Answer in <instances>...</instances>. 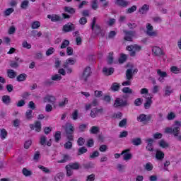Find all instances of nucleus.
<instances>
[{
	"label": "nucleus",
	"instance_id": "nucleus-31",
	"mask_svg": "<svg viewBox=\"0 0 181 181\" xmlns=\"http://www.w3.org/2000/svg\"><path fill=\"white\" fill-rule=\"evenodd\" d=\"M64 178V173H59L54 177V180L56 181H62Z\"/></svg>",
	"mask_w": 181,
	"mask_h": 181
},
{
	"label": "nucleus",
	"instance_id": "nucleus-42",
	"mask_svg": "<svg viewBox=\"0 0 181 181\" xmlns=\"http://www.w3.org/2000/svg\"><path fill=\"white\" fill-rule=\"evenodd\" d=\"M90 134H98L100 132V129L98 127L93 126L90 129Z\"/></svg>",
	"mask_w": 181,
	"mask_h": 181
},
{
	"label": "nucleus",
	"instance_id": "nucleus-17",
	"mask_svg": "<svg viewBox=\"0 0 181 181\" xmlns=\"http://www.w3.org/2000/svg\"><path fill=\"white\" fill-rule=\"evenodd\" d=\"M76 63V60L73 58H69L66 60V62L64 63L63 67L64 68H69V66H73Z\"/></svg>",
	"mask_w": 181,
	"mask_h": 181
},
{
	"label": "nucleus",
	"instance_id": "nucleus-38",
	"mask_svg": "<svg viewBox=\"0 0 181 181\" xmlns=\"http://www.w3.org/2000/svg\"><path fill=\"white\" fill-rule=\"evenodd\" d=\"M91 8L94 11H96V9L98 8V0H92Z\"/></svg>",
	"mask_w": 181,
	"mask_h": 181
},
{
	"label": "nucleus",
	"instance_id": "nucleus-39",
	"mask_svg": "<svg viewBox=\"0 0 181 181\" xmlns=\"http://www.w3.org/2000/svg\"><path fill=\"white\" fill-rule=\"evenodd\" d=\"M122 93H124V94H132L133 90L132 89H131V88L129 87H124L122 89Z\"/></svg>",
	"mask_w": 181,
	"mask_h": 181
},
{
	"label": "nucleus",
	"instance_id": "nucleus-60",
	"mask_svg": "<svg viewBox=\"0 0 181 181\" xmlns=\"http://www.w3.org/2000/svg\"><path fill=\"white\" fill-rule=\"evenodd\" d=\"M170 71L175 74H177V73L180 71V69H179V68H177L176 66H173L170 68Z\"/></svg>",
	"mask_w": 181,
	"mask_h": 181
},
{
	"label": "nucleus",
	"instance_id": "nucleus-45",
	"mask_svg": "<svg viewBox=\"0 0 181 181\" xmlns=\"http://www.w3.org/2000/svg\"><path fill=\"white\" fill-rule=\"evenodd\" d=\"M0 136H1V139H5V138H6V136H8V132H6V130L5 129H2L1 130Z\"/></svg>",
	"mask_w": 181,
	"mask_h": 181
},
{
	"label": "nucleus",
	"instance_id": "nucleus-40",
	"mask_svg": "<svg viewBox=\"0 0 181 181\" xmlns=\"http://www.w3.org/2000/svg\"><path fill=\"white\" fill-rule=\"evenodd\" d=\"M119 87H120L119 83H113L111 86V90L112 91H118V90H119Z\"/></svg>",
	"mask_w": 181,
	"mask_h": 181
},
{
	"label": "nucleus",
	"instance_id": "nucleus-3",
	"mask_svg": "<svg viewBox=\"0 0 181 181\" xmlns=\"http://www.w3.org/2000/svg\"><path fill=\"white\" fill-rule=\"evenodd\" d=\"M65 132L66 134V138L68 141H74V126L72 124H68L65 128Z\"/></svg>",
	"mask_w": 181,
	"mask_h": 181
},
{
	"label": "nucleus",
	"instance_id": "nucleus-29",
	"mask_svg": "<svg viewBox=\"0 0 181 181\" xmlns=\"http://www.w3.org/2000/svg\"><path fill=\"white\" fill-rule=\"evenodd\" d=\"M7 74L9 78H15L16 77V72L13 69H8Z\"/></svg>",
	"mask_w": 181,
	"mask_h": 181
},
{
	"label": "nucleus",
	"instance_id": "nucleus-22",
	"mask_svg": "<svg viewBox=\"0 0 181 181\" xmlns=\"http://www.w3.org/2000/svg\"><path fill=\"white\" fill-rule=\"evenodd\" d=\"M103 74L105 76H111V74H114V68H107L105 67L103 69Z\"/></svg>",
	"mask_w": 181,
	"mask_h": 181
},
{
	"label": "nucleus",
	"instance_id": "nucleus-33",
	"mask_svg": "<svg viewBox=\"0 0 181 181\" xmlns=\"http://www.w3.org/2000/svg\"><path fill=\"white\" fill-rule=\"evenodd\" d=\"M157 74L159 76V77H161L163 78H165V77H168V74L166 71H162L160 69H157Z\"/></svg>",
	"mask_w": 181,
	"mask_h": 181
},
{
	"label": "nucleus",
	"instance_id": "nucleus-43",
	"mask_svg": "<svg viewBox=\"0 0 181 181\" xmlns=\"http://www.w3.org/2000/svg\"><path fill=\"white\" fill-rule=\"evenodd\" d=\"M51 80H52V81H60V80H62V75L55 74L52 76Z\"/></svg>",
	"mask_w": 181,
	"mask_h": 181
},
{
	"label": "nucleus",
	"instance_id": "nucleus-44",
	"mask_svg": "<svg viewBox=\"0 0 181 181\" xmlns=\"http://www.w3.org/2000/svg\"><path fill=\"white\" fill-rule=\"evenodd\" d=\"M32 29H39L40 28V22L39 21H34L31 25Z\"/></svg>",
	"mask_w": 181,
	"mask_h": 181
},
{
	"label": "nucleus",
	"instance_id": "nucleus-14",
	"mask_svg": "<svg viewBox=\"0 0 181 181\" xmlns=\"http://www.w3.org/2000/svg\"><path fill=\"white\" fill-rule=\"evenodd\" d=\"M74 29H76V27L74 24L71 23H69L63 26L64 32H71V30H74Z\"/></svg>",
	"mask_w": 181,
	"mask_h": 181
},
{
	"label": "nucleus",
	"instance_id": "nucleus-8",
	"mask_svg": "<svg viewBox=\"0 0 181 181\" xmlns=\"http://www.w3.org/2000/svg\"><path fill=\"white\" fill-rule=\"evenodd\" d=\"M123 32L125 35L124 40H127V42H132V38L135 36L136 33L135 31H128L127 30H124Z\"/></svg>",
	"mask_w": 181,
	"mask_h": 181
},
{
	"label": "nucleus",
	"instance_id": "nucleus-7",
	"mask_svg": "<svg viewBox=\"0 0 181 181\" xmlns=\"http://www.w3.org/2000/svg\"><path fill=\"white\" fill-rule=\"evenodd\" d=\"M127 105H128L127 100H124L122 98H116L113 107L118 108V107H127Z\"/></svg>",
	"mask_w": 181,
	"mask_h": 181
},
{
	"label": "nucleus",
	"instance_id": "nucleus-1",
	"mask_svg": "<svg viewBox=\"0 0 181 181\" xmlns=\"http://www.w3.org/2000/svg\"><path fill=\"white\" fill-rule=\"evenodd\" d=\"M175 125L176 127H167L165 129V134H172L177 139V141H180L181 142V134H180V125L181 123L179 121L175 122Z\"/></svg>",
	"mask_w": 181,
	"mask_h": 181
},
{
	"label": "nucleus",
	"instance_id": "nucleus-58",
	"mask_svg": "<svg viewBox=\"0 0 181 181\" xmlns=\"http://www.w3.org/2000/svg\"><path fill=\"white\" fill-rule=\"evenodd\" d=\"M136 11V6H132L131 8H129L126 13H133V12H135Z\"/></svg>",
	"mask_w": 181,
	"mask_h": 181
},
{
	"label": "nucleus",
	"instance_id": "nucleus-37",
	"mask_svg": "<svg viewBox=\"0 0 181 181\" xmlns=\"http://www.w3.org/2000/svg\"><path fill=\"white\" fill-rule=\"evenodd\" d=\"M26 74H21L17 76V81H25V80H26Z\"/></svg>",
	"mask_w": 181,
	"mask_h": 181
},
{
	"label": "nucleus",
	"instance_id": "nucleus-54",
	"mask_svg": "<svg viewBox=\"0 0 181 181\" xmlns=\"http://www.w3.org/2000/svg\"><path fill=\"white\" fill-rule=\"evenodd\" d=\"M69 45H70V41L67 40H64L61 45V49H66Z\"/></svg>",
	"mask_w": 181,
	"mask_h": 181
},
{
	"label": "nucleus",
	"instance_id": "nucleus-21",
	"mask_svg": "<svg viewBox=\"0 0 181 181\" xmlns=\"http://www.w3.org/2000/svg\"><path fill=\"white\" fill-rule=\"evenodd\" d=\"M64 11L66 13H69V15H74L76 13V8L70 6H65Z\"/></svg>",
	"mask_w": 181,
	"mask_h": 181
},
{
	"label": "nucleus",
	"instance_id": "nucleus-62",
	"mask_svg": "<svg viewBox=\"0 0 181 181\" xmlns=\"http://www.w3.org/2000/svg\"><path fill=\"white\" fill-rule=\"evenodd\" d=\"M22 46L25 49H30L32 47V45L28 43L27 41H23V43H22Z\"/></svg>",
	"mask_w": 181,
	"mask_h": 181
},
{
	"label": "nucleus",
	"instance_id": "nucleus-61",
	"mask_svg": "<svg viewBox=\"0 0 181 181\" xmlns=\"http://www.w3.org/2000/svg\"><path fill=\"white\" fill-rule=\"evenodd\" d=\"M54 47H50L49 49H48L46 52V56H50L52 54H53L54 53Z\"/></svg>",
	"mask_w": 181,
	"mask_h": 181
},
{
	"label": "nucleus",
	"instance_id": "nucleus-4",
	"mask_svg": "<svg viewBox=\"0 0 181 181\" xmlns=\"http://www.w3.org/2000/svg\"><path fill=\"white\" fill-rule=\"evenodd\" d=\"M146 28V33L148 36H151V37H156V36H158V31H153V26H152L151 23H147Z\"/></svg>",
	"mask_w": 181,
	"mask_h": 181
},
{
	"label": "nucleus",
	"instance_id": "nucleus-47",
	"mask_svg": "<svg viewBox=\"0 0 181 181\" xmlns=\"http://www.w3.org/2000/svg\"><path fill=\"white\" fill-rule=\"evenodd\" d=\"M33 111L32 110H28L27 112H25V117L27 119H32L33 117L32 116Z\"/></svg>",
	"mask_w": 181,
	"mask_h": 181
},
{
	"label": "nucleus",
	"instance_id": "nucleus-24",
	"mask_svg": "<svg viewBox=\"0 0 181 181\" xmlns=\"http://www.w3.org/2000/svg\"><path fill=\"white\" fill-rule=\"evenodd\" d=\"M134 78V75L132 73V69H129L126 71V79L127 80H132Z\"/></svg>",
	"mask_w": 181,
	"mask_h": 181
},
{
	"label": "nucleus",
	"instance_id": "nucleus-50",
	"mask_svg": "<svg viewBox=\"0 0 181 181\" xmlns=\"http://www.w3.org/2000/svg\"><path fill=\"white\" fill-rule=\"evenodd\" d=\"M15 9L13 8H8L4 11L5 16H9L11 13H13L14 12Z\"/></svg>",
	"mask_w": 181,
	"mask_h": 181
},
{
	"label": "nucleus",
	"instance_id": "nucleus-27",
	"mask_svg": "<svg viewBox=\"0 0 181 181\" xmlns=\"http://www.w3.org/2000/svg\"><path fill=\"white\" fill-rule=\"evenodd\" d=\"M68 166H70L71 169L74 170H78V169H80V163H71L69 164Z\"/></svg>",
	"mask_w": 181,
	"mask_h": 181
},
{
	"label": "nucleus",
	"instance_id": "nucleus-18",
	"mask_svg": "<svg viewBox=\"0 0 181 181\" xmlns=\"http://www.w3.org/2000/svg\"><path fill=\"white\" fill-rule=\"evenodd\" d=\"M1 101L4 103V104H6V105H9L11 101H12V99L11 98V96L4 95L1 97Z\"/></svg>",
	"mask_w": 181,
	"mask_h": 181
},
{
	"label": "nucleus",
	"instance_id": "nucleus-32",
	"mask_svg": "<svg viewBox=\"0 0 181 181\" xmlns=\"http://www.w3.org/2000/svg\"><path fill=\"white\" fill-rule=\"evenodd\" d=\"M159 146L160 148H169V143L166 142L165 140L162 139L158 142Z\"/></svg>",
	"mask_w": 181,
	"mask_h": 181
},
{
	"label": "nucleus",
	"instance_id": "nucleus-20",
	"mask_svg": "<svg viewBox=\"0 0 181 181\" xmlns=\"http://www.w3.org/2000/svg\"><path fill=\"white\" fill-rule=\"evenodd\" d=\"M164 93H165L164 97H169L170 94L173 93V89H172V86H165Z\"/></svg>",
	"mask_w": 181,
	"mask_h": 181
},
{
	"label": "nucleus",
	"instance_id": "nucleus-30",
	"mask_svg": "<svg viewBox=\"0 0 181 181\" xmlns=\"http://www.w3.org/2000/svg\"><path fill=\"white\" fill-rule=\"evenodd\" d=\"M127 50L130 52L129 55L131 57H135V51H134V45L127 47Z\"/></svg>",
	"mask_w": 181,
	"mask_h": 181
},
{
	"label": "nucleus",
	"instance_id": "nucleus-52",
	"mask_svg": "<svg viewBox=\"0 0 181 181\" xmlns=\"http://www.w3.org/2000/svg\"><path fill=\"white\" fill-rule=\"evenodd\" d=\"M38 168L42 170L44 173H50V170L43 165H38Z\"/></svg>",
	"mask_w": 181,
	"mask_h": 181
},
{
	"label": "nucleus",
	"instance_id": "nucleus-12",
	"mask_svg": "<svg viewBox=\"0 0 181 181\" xmlns=\"http://www.w3.org/2000/svg\"><path fill=\"white\" fill-rule=\"evenodd\" d=\"M44 103H49L50 104H54L56 103V97L52 95H47L44 99Z\"/></svg>",
	"mask_w": 181,
	"mask_h": 181
},
{
	"label": "nucleus",
	"instance_id": "nucleus-36",
	"mask_svg": "<svg viewBox=\"0 0 181 181\" xmlns=\"http://www.w3.org/2000/svg\"><path fill=\"white\" fill-rule=\"evenodd\" d=\"M114 62V52H110L107 56V63L108 64H112Z\"/></svg>",
	"mask_w": 181,
	"mask_h": 181
},
{
	"label": "nucleus",
	"instance_id": "nucleus-53",
	"mask_svg": "<svg viewBox=\"0 0 181 181\" xmlns=\"http://www.w3.org/2000/svg\"><path fill=\"white\" fill-rule=\"evenodd\" d=\"M126 60H127V54H122L120 56V59H119V63L122 64V63L125 62Z\"/></svg>",
	"mask_w": 181,
	"mask_h": 181
},
{
	"label": "nucleus",
	"instance_id": "nucleus-57",
	"mask_svg": "<svg viewBox=\"0 0 181 181\" xmlns=\"http://www.w3.org/2000/svg\"><path fill=\"white\" fill-rule=\"evenodd\" d=\"M45 86H47V87H50V86H52V84H54V82L52 79L46 80L44 82Z\"/></svg>",
	"mask_w": 181,
	"mask_h": 181
},
{
	"label": "nucleus",
	"instance_id": "nucleus-59",
	"mask_svg": "<svg viewBox=\"0 0 181 181\" xmlns=\"http://www.w3.org/2000/svg\"><path fill=\"white\" fill-rule=\"evenodd\" d=\"M23 175H24V176H30L32 175V171H30L26 168H23Z\"/></svg>",
	"mask_w": 181,
	"mask_h": 181
},
{
	"label": "nucleus",
	"instance_id": "nucleus-19",
	"mask_svg": "<svg viewBox=\"0 0 181 181\" xmlns=\"http://www.w3.org/2000/svg\"><path fill=\"white\" fill-rule=\"evenodd\" d=\"M149 11V5L148 4H144L141 8L139 9V13H141V15H145L146 13H148Z\"/></svg>",
	"mask_w": 181,
	"mask_h": 181
},
{
	"label": "nucleus",
	"instance_id": "nucleus-28",
	"mask_svg": "<svg viewBox=\"0 0 181 181\" xmlns=\"http://www.w3.org/2000/svg\"><path fill=\"white\" fill-rule=\"evenodd\" d=\"M68 160H70V156L65 154L63 156V159L58 160L57 163H66Z\"/></svg>",
	"mask_w": 181,
	"mask_h": 181
},
{
	"label": "nucleus",
	"instance_id": "nucleus-51",
	"mask_svg": "<svg viewBox=\"0 0 181 181\" xmlns=\"http://www.w3.org/2000/svg\"><path fill=\"white\" fill-rule=\"evenodd\" d=\"M66 104H69V99H67V98H64L63 99V101L59 102V107H64Z\"/></svg>",
	"mask_w": 181,
	"mask_h": 181
},
{
	"label": "nucleus",
	"instance_id": "nucleus-48",
	"mask_svg": "<svg viewBox=\"0 0 181 181\" xmlns=\"http://www.w3.org/2000/svg\"><path fill=\"white\" fill-rule=\"evenodd\" d=\"M175 118H176V115L172 112L168 113V115L167 116V119H168V121H172V120L175 119Z\"/></svg>",
	"mask_w": 181,
	"mask_h": 181
},
{
	"label": "nucleus",
	"instance_id": "nucleus-15",
	"mask_svg": "<svg viewBox=\"0 0 181 181\" xmlns=\"http://www.w3.org/2000/svg\"><path fill=\"white\" fill-rule=\"evenodd\" d=\"M98 105V100L97 99H94L91 103L86 104L85 105V110L86 111H88L89 110H91L93 107H97Z\"/></svg>",
	"mask_w": 181,
	"mask_h": 181
},
{
	"label": "nucleus",
	"instance_id": "nucleus-49",
	"mask_svg": "<svg viewBox=\"0 0 181 181\" xmlns=\"http://www.w3.org/2000/svg\"><path fill=\"white\" fill-rule=\"evenodd\" d=\"M64 146L65 149H71V148H73V143H71V141L69 140L64 144Z\"/></svg>",
	"mask_w": 181,
	"mask_h": 181
},
{
	"label": "nucleus",
	"instance_id": "nucleus-13",
	"mask_svg": "<svg viewBox=\"0 0 181 181\" xmlns=\"http://www.w3.org/2000/svg\"><path fill=\"white\" fill-rule=\"evenodd\" d=\"M152 118V116L151 115H146L145 114H141L137 117V121H139L140 122H144L145 121H151V119Z\"/></svg>",
	"mask_w": 181,
	"mask_h": 181
},
{
	"label": "nucleus",
	"instance_id": "nucleus-9",
	"mask_svg": "<svg viewBox=\"0 0 181 181\" xmlns=\"http://www.w3.org/2000/svg\"><path fill=\"white\" fill-rule=\"evenodd\" d=\"M144 98H146L144 108L146 110H149V108H151V105H152V97H150V95H144Z\"/></svg>",
	"mask_w": 181,
	"mask_h": 181
},
{
	"label": "nucleus",
	"instance_id": "nucleus-35",
	"mask_svg": "<svg viewBox=\"0 0 181 181\" xmlns=\"http://www.w3.org/2000/svg\"><path fill=\"white\" fill-rule=\"evenodd\" d=\"M65 169L66 170V176H72L73 175V168L70 167V165H67L65 167Z\"/></svg>",
	"mask_w": 181,
	"mask_h": 181
},
{
	"label": "nucleus",
	"instance_id": "nucleus-64",
	"mask_svg": "<svg viewBox=\"0 0 181 181\" xmlns=\"http://www.w3.org/2000/svg\"><path fill=\"white\" fill-rule=\"evenodd\" d=\"M95 180V175L91 174L87 176L86 181H94Z\"/></svg>",
	"mask_w": 181,
	"mask_h": 181
},
{
	"label": "nucleus",
	"instance_id": "nucleus-6",
	"mask_svg": "<svg viewBox=\"0 0 181 181\" xmlns=\"http://www.w3.org/2000/svg\"><path fill=\"white\" fill-rule=\"evenodd\" d=\"M104 22L105 25L107 26L112 27L114 25H115V23L117 22V20L115 18H112L108 16V14H105L104 16Z\"/></svg>",
	"mask_w": 181,
	"mask_h": 181
},
{
	"label": "nucleus",
	"instance_id": "nucleus-5",
	"mask_svg": "<svg viewBox=\"0 0 181 181\" xmlns=\"http://www.w3.org/2000/svg\"><path fill=\"white\" fill-rule=\"evenodd\" d=\"M90 76H91V68H90L89 66H87L83 70V73L82 76H81V80H82L83 81L86 83V81H88V77H90Z\"/></svg>",
	"mask_w": 181,
	"mask_h": 181
},
{
	"label": "nucleus",
	"instance_id": "nucleus-16",
	"mask_svg": "<svg viewBox=\"0 0 181 181\" xmlns=\"http://www.w3.org/2000/svg\"><path fill=\"white\" fill-rule=\"evenodd\" d=\"M48 19H50L52 22H59V21H62V17L60 16L53 14V15H47Z\"/></svg>",
	"mask_w": 181,
	"mask_h": 181
},
{
	"label": "nucleus",
	"instance_id": "nucleus-56",
	"mask_svg": "<svg viewBox=\"0 0 181 181\" xmlns=\"http://www.w3.org/2000/svg\"><path fill=\"white\" fill-rule=\"evenodd\" d=\"M146 170H148V172H151L152 169H153V165L151 163H147L145 166Z\"/></svg>",
	"mask_w": 181,
	"mask_h": 181
},
{
	"label": "nucleus",
	"instance_id": "nucleus-25",
	"mask_svg": "<svg viewBox=\"0 0 181 181\" xmlns=\"http://www.w3.org/2000/svg\"><path fill=\"white\" fill-rule=\"evenodd\" d=\"M163 158H165V153H163L162 151H156V158L158 160H163Z\"/></svg>",
	"mask_w": 181,
	"mask_h": 181
},
{
	"label": "nucleus",
	"instance_id": "nucleus-11",
	"mask_svg": "<svg viewBox=\"0 0 181 181\" xmlns=\"http://www.w3.org/2000/svg\"><path fill=\"white\" fill-rule=\"evenodd\" d=\"M152 52L154 53L155 56H164L165 53L163 52V50L160 49V47L158 46H155L152 48Z\"/></svg>",
	"mask_w": 181,
	"mask_h": 181
},
{
	"label": "nucleus",
	"instance_id": "nucleus-34",
	"mask_svg": "<svg viewBox=\"0 0 181 181\" xmlns=\"http://www.w3.org/2000/svg\"><path fill=\"white\" fill-rule=\"evenodd\" d=\"M29 6V0H24L21 2V9H28Z\"/></svg>",
	"mask_w": 181,
	"mask_h": 181
},
{
	"label": "nucleus",
	"instance_id": "nucleus-41",
	"mask_svg": "<svg viewBox=\"0 0 181 181\" xmlns=\"http://www.w3.org/2000/svg\"><path fill=\"white\" fill-rule=\"evenodd\" d=\"M35 128L37 132H40L42 129V123L40 122H36L35 124Z\"/></svg>",
	"mask_w": 181,
	"mask_h": 181
},
{
	"label": "nucleus",
	"instance_id": "nucleus-63",
	"mask_svg": "<svg viewBox=\"0 0 181 181\" xmlns=\"http://www.w3.org/2000/svg\"><path fill=\"white\" fill-rule=\"evenodd\" d=\"M153 21L155 23H162V18L159 17V16H156L153 18Z\"/></svg>",
	"mask_w": 181,
	"mask_h": 181
},
{
	"label": "nucleus",
	"instance_id": "nucleus-46",
	"mask_svg": "<svg viewBox=\"0 0 181 181\" xmlns=\"http://www.w3.org/2000/svg\"><path fill=\"white\" fill-rule=\"evenodd\" d=\"M55 141L59 142L60 139L62 138V132L60 131H57L54 134Z\"/></svg>",
	"mask_w": 181,
	"mask_h": 181
},
{
	"label": "nucleus",
	"instance_id": "nucleus-23",
	"mask_svg": "<svg viewBox=\"0 0 181 181\" xmlns=\"http://www.w3.org/2000/svg\"><path fill=\"white\" fill-rule=\"evenodd\" d=\"M115 4L119 6H128L129 5V1L127 0H115Z\"/></svg>",
	"mask_w": 181,
	"mask_h": 181
},
{
	"label": "nucleus",
	"instance_id": "nucleus-2",
	"mask_svg": "<svg viewBox=\"0 0 181 181\" xmlns=\"http://www.w3.org/2000/svg\"><path fill=\"white\" fill-rule=\"evenodd\" d=\"M96 22H97V18L94 17L91 23V29L93 33L96 35V36H100L101 37H104V36H105V31L102 30L100 25H98V24H95Z\"/></svg>",
	"mask_w": 181,
	"mask_h": 181
},
{
	"label": "nucleus",
	"instance_id": "nucleus-10",
	"mask_svg": "<svg viewBox=\"0 0 181 181\" xmlns=\"http://www.w3.org/2000/svg\"><path fill=\"white\" fill-rule=\"evenodd\" d=\"M129 149H126L122 151L121 155L123 156L124 160H130L132 159V154L129 153Z\"/></svg>",
	"mask_w": 181,
	"mask_h": 181
},
{
	"label": "nucleus",
	"instance_id": "nucleus-26",
	"mask_svg": "<svg viewBox=\"0 0 181 181\" xmlns=\"http://www.w3.org/2000/svg\"><path fill=\"white\" fill-rule=\"evenodd\" d=\"M132 144L135 146H139V145H141L142 144V140L141 139V138H134L132 139Z\"/></svg>",
	"mask_w": 181,
	"mask_h": 181
},
{
	"label": "nucleus",
	"instance_id": "nucleus-55",
	"mask_svg": "<svg viewBox=\"0 0 181 181\" xmlns=\"http://www.w3.org/2000/svg\"><path fill=\"white\" fill-rule=\"evenodd\" d=\"M86 152H87V148H86L84 146L78 148V155H83V153H86Z\"/></svg>",
	"mask_w": 181,
	"mask_h": 181
}]
</instances>
